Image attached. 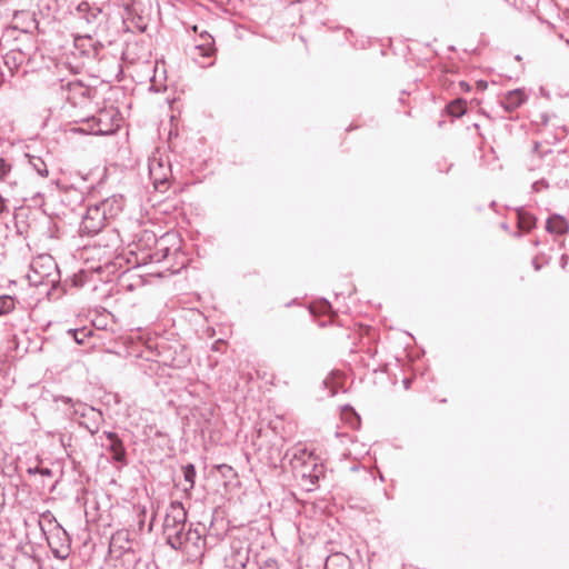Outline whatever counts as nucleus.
<instances>
[{"label": "nucleus", "instance_id": "obj_1", "mask_svg": "<svg viewBox=\"0 0 569 569\" xmlns=\"http://www.w3.org/2000/svg\"><path fill=\"white\" fill-rule=\"evenodd\" d=\"M187 510L180 501H172L166 512L163 535L174 550H184Z\"/></svg>", "mask_w": 569, "mask_h": 569}, {"label": "nucleus", "instance_id": "obj_2", "mask_svg": "<svg viewBox=\"0 0 569 569\" xmlns=\"http://www.w3.org/2000/svg\"><path fill=\"white\" fill-rule=\"evenodd\" d=\"M76 14L82 28L96 31L102 23V10L88 1H81L76 8Z\"/></svg>", "mask_w": 569, "mask_h": 569}, {"label": "nucleus", "instance_id": "obj_3", "mask_svg": "<svg viewBox=\"0 0 569 569\" xmlns=\"http://www.w3.org/2000/svg\"><path fill=\"white\" fill-rule=\"evenodd\" d=\"M23 37L30 40L26 51H22L21 48H13L3 56V63L10 72V77L13 76L14 70L30 59L32 52L36 50L33 37L27 31H23Z\"/></svg>", "mask_w": 569, "mask_h": 569}, {"label": "nucleus", "instance_id": "obj_4", "mask_svg": "<svg viewBox=\"0 0 569 569\" xmlns=\"http://www.w3.org/2000/svg\"><path fill=\"white\" fill-rule=\"evenodd\" d=\"M226 566L230 569L244 568L250 560V552L248 545L239 539H234L230 542V550L224 556Z\"/></svg>", "mask_w": 569, "mask_h": 569}, {"label": "nucleus", "instance_id": "obj_5", "mask_svg": "<svg viewBox=\"0 0 569 569\" xmlns=\"http://www.w3.org/2000/svg\"><path fill=\"white\" fill-rule=\"evenodd\" d=\"M106 217L99 211V208H96L94 204H91L87 208L86 214L82 218L80 223V233L87 236H96L103 230L107 224Z\"/></svg>", "mask_w": 569, "mask_h": 569}, {"label": "nucleus", "instance_id": "obj_6", "mask_svg": "<svg viewBox=\"0 0 569 569\" xmlns=\"http://www.w3.org/2000/svg\"><path fill=\"white\" fill-rule=\"evenodd\" d=\"M99 438L101 440V447L111 455L114 462L127 465V451L124 445L116 432L103 431Z\"/></svg>", "mask_w": 569, "mask_h": 569}, {"label": "nucleus", "instance_id": "obj_7", "mask_svg": "<svg viewBox=\"0 0 569 569\" xmlns=\"http://www.w3.org/2000/svg\"><path fill=\"white\" fill-rule=\"evenodd\" d=\"M48 545L57 559L64 560L70 555V539L64 529L57 525L56 532L48 537Z\"/></svg>", "mask_w": 569, "mask_h": 569}, {"label": "nucleus", "instance_id": "obj_8", "mask_svg": "<svg viewBox=\"0 0 569 569\" xmlns=\"http://www.w3.org/2000/svg\"><path fill=\"white\" fill-rule=\"evenodd\" d=\"M207 528L202 523L193 526L190 523L184 537V550L194 548L197 552H202L208 548V536L206 535Z\"/></svg>", "mask_w": 569, "mask_h": 569}, {"label": "nucleus", "instance_id": "obj_9", "mask_svg": "<svg viewBox=\"0 0 569 569\" xmlns=\"http://www.w3.org/2000/svg\"><path fill=\"white\" fill-rule=\"evenodd\" d=\"M312 457L306 449H296L290 458V465L293 471L301 478H307L313 485L318 479L319 475L305 470L302 467Z\"/></svg>", "mask_w": 569, "mask_h": 569}, {"label": "nucleus", "instance_id": "obj_10", "mask_svg": "<svg viewBox=\"0 0 569 569\" xmlns=\"http://www.w3.org/2000/svg\"><path fill=\"white\" fill-rule=\"evenodd\" d=\"M74 48L82 57L96 59L103 48V44L99 41H94L92 36L87 33L74 38Z\"/></svg>", "mask_w": 569, "mask_h": 569}, {"label": "nucleus", "instance_id": "obj_11", "mask_svg": "<svg viewBox=\"0 0 569 569\" xmlns=\"http://www.w3.org/2000/svg\"><path fill=\"white\" fill-rule=\"evenodd\" d=\"M94 206L96 208H99V211H101L107 220H110L116 218L122 211L124 199L120 194H113L94 203Z\"/></svg>", "mask_w": 569, "mask_h": 569}, {"label": "nucleus", "instance_id": "obj_12", "mask_svg": "<svg viewBox=\"0 0 569 569\" xmlns=\"http://www.w3.org/2000/svg\"><path fill=\"white\" fill-rule=\"evenodd\" d=\"M526 100L527 96L525 91L521 89H515L503 94V97L500 100V104L506 111L512 112L517 108H519Z\"/></svg>", "mask_w": 569, "mask_h": 569}, {"label": "nucleus", "instance_id": "obj_13", "mask_svg": "<svg viewBox=\"0 0 569 569\" xmlns=\"http://www.w3.org/2000/svg\"><path fill=\"white\" fill-rule=\"evenodd\" d=\"M84 122L88 124L87 128H74V132H79L82 134H94V136H106L112 132L111 129L103 128L102 127V120L98 117H90L84 120Z\"/></svg>", "mask_w": 569, "mask_h": 569}, {"label": "nucleus", "instance_id": "obj_14", "mask_svg": "<svg viewBox=\"0 0 569 569\" xmlns=\"http://www.w3.org/2000/svg\"><path fill=\"white\" fill-rule=\"evenodd\" d=\"M199 38H200L201 42L194 47V50L198 52V54L203 58L213 57L217 51V49L214 47L213 37L209 32L203 30V31L199 32Z\"/></svg>", "mask_w": 569, "mask_h": 569}, {"label": "nucleus", "instance_id": "obj_15", "mask_svg": "<svg viewBox=\"0 0 569 569\" xmlns=\"http://www.w3.org/2000/svg\"><path fill=\"white\" fill-rule=\"evenodd\" d=\"M546 230L552 234H566L569 231V222L560 214H552L547 219Z\"/></svg>", "mask_w": 569, "mask_h": 569}, {"label": "nucleus", "instance_id": "obj_16", "mask_svg": "<svg viewBox=\"0 0 569 569\" xmlns=\"http://www.w3.org/2000/svg\"><path fill=\"white\" fill-rule=\"evenodd\" d=\"M325 569H351V560L345 553L336 552L327 558Z\"/></svg>", "mask_w": 569, "mask_h": 569}, {"label": "nucleus", "instance_id": "obj_17", "mask_svg": "<svg viewBox=\"0 0 569 569\" xmlns=\"http://www.w3.org/2000/svg\"><path fill=\"white\" fill-rule=\"evenodd\" d=\"M518 228L528 232L536 227L537 219L533 214L527 212L523 209L517 210Z\"/></svg>", "mask_w": 569, "mask_h": 569}, {"label": "nucleus", "instance_id": "obj_18", "mask_svg": "<svg viewBox=\"0 0 569 569\" xmlns=\"http://www.w3.org/2000/svg\"><path fill=\"white\" fill-rule=\"evenodd\" d=\"M467 111L466 101L461 98L455 99L447 106V112L455 117L460 118L462 117Z\"/></svg>", "mask_w": 569, "mask_h": 569}, {"label": "nucleus", "instance_id": "obj_19", "mask_svg": "<svg viewBox=\"0 0 569 569\" xmlns=\"http://www.w3.org/2000/svg\"><path fill=\"white\" fill-rule=\"evenodd\" d=\"M70 92H72L74 96H79L82 98H90L91 97V89L87 86H84L81 81H71L67 84Z\"/></svg>", "mask_w": 569, "mask_h": 569}, {"label": "nucleus", "instance_id": "obj_20", "mask_svg": "<svg viewBox=\"0 0 569 569\" xmlns=\"http://www.w3.org/2000/svg\"><path fill=\"white\" fill-rule=\"evenodd\" d=\"M27 157L29 158L30 166L40 177H48L49 171L42 158L29 154H27Z\"/></svg>", "mask_w": 569, "mask_h": 569}, {"label": "nucleus", "instance_id": "obj_21", "mask_svg": "<svg viewBox=\"0 0 569 569\" xmlns=\"http://www.w3.org/2000/svg\"><path fill=\"white\" fill-rule=\"evenodd\" d=\"M182 472L184 481L189 485V487L184 488V491L187 492L193 489L194 487V480L197 475L194 465L187 463L186 466L182 467Z\"/></svg>", "mask_w": 569, "mask_h": 569}, {"label": "nucleus", "instance_id": "obj_22", "mask_svg": "<svg viewBox=\"0 0 569 569\" xmlns=\"http://www.w3.org/2000/svg\"><path fill=\"white\" fill-rule=\"evenodd\" d=\"M16 308V299L11 296H0V316H4L13 311Z\"/></svg>", "mask_w": 569, "mask_h": 569}, {"label": "nucleus", "instance_id": "obj_23", "mask_svg": "<svg viewBox=\"0 0 569 569\" xmlns=\"http://www.w3.org/2000/svg\"><path fill=\"white\" fill-rule=\"evenodd\" d=\"M68 333L70 336H72V338L74 339V341L78 345H82L84 342L86 338H88L89 336L92 335V331L88 330L87 328H81V329H70L68 331Z\"/></svg>", "mask_w": 569, "mask_h": 569}, {"label": "nucleus", "instance_id": "obj_24", "mask_svg": "<svg viewBox=\"0 0 569 569\" xmlns=\"http://www.w3.org/2000/svg\"><path fill=\"white\" fill-rule=\"evenodd\" d=\"M11 164L3 158H0V180L6 181L11 172Z\"/></svg>", "mask_w": 569, "mask_h": 569}, {"label": "nucleus", "instance_id": "obj_25", "mask_svg": "<svg viewBox=\"0 0 569 569\" xmlns=\"http://www.w3.org/2000/svg\"><path fill=\"white\" fill-rule=\"evenodd\" d=\"M122 540L126 541L127 543L129 542L128 533L127 532H117L111 538L110 547H114L118 541H122Z\"/></svg>", "mask_w": 569, "mask_h": 569}, {"label": "nucleus", "instance_id": "obj_26", "mask_svg": "<svg viewBox=\"0 0 569 569\" xmlns=\"http://www.w3.org/2000/svg\"><path fill=\"white\" fill-rule=\"evenodd\" d=\"M533 192H540L542 189L549 188V183L545 180H537L531 186Z\"/></svg>", "mask_w": 569, "mask_h": 569}, {"label": "nucleus", "instance_id": "obj_27", "mask_svg": "<svg viewBox=\"0 0 569 569\" xmlns=\"http://www.w3.org/2000/svg\"><path fill=\"white\" fill-rule=\"evenodd\" d=\"M305 470H308L310 472H313V473H318V466H317V462H316V459L313 457H311L307 463H305V466L302 467Z\"/></svg>", "mask_w": 569, "mask_h": 569}, {"label": "nucleus", "instance_id": "obj_28", "mask_svg": "<svg viewBox=\"0 0 569 569\" xmlns=\"http://www.w3.org/2000/svg\"><path fill=\"white\" fill-rule=\"evenodd\" d=\"M258 569H279L278 568V565H277V561L273 560V559H268L264 561L263 566L262 567H258Z\"/></svg>", "mask_w": 569, "mask_h": 569}, {"label": "nucleus", "instance_id": "obj_29", "mask_svg": "<svg viewBox=\"0 0 569 569\" xmlns=\"http://www.w3.org/2000/svg\"><path fill=\"white\" fill-rule=\"evenodd\" d=\"M3 213H9V208L6 203V200L0 196V216Z\"/></svg>", "mask_w": 569, "mask_h": 569}, {"label": "nucleus", "instance_id": "obj_30", "mask_svg": "<svg viewBox=\"0 0 569 569\" xmlns=\"http://www.w3.org/2000/svg\"><path fill=\"white\" fill-rule=\"evenodd\" d=\"M39 473H40L41 476H44V477H51V476H52V471H51V469H49V468H41V469L39 470Z\"/></svg>", "mask_w": 569, "mask_h": 569}, {"label": "nucleus", "instance_id": "obj_31", "mask_svg": "<svg viewBox=\"0 0 569 569\" xmlns=\"http://www.w3.org/2000/svg\"><path fill=\"white\" fill-rule=\"evenodd\" d=\"M144 238L148 240V241H154L156 240V236L153 232H150V231H144Z\"/></svg>", "mask_w": 569, "mask_h": 569}, {"label": "nucleus", "instance_id": "obj_32", "mask_svg": "<svg viewBox=\"0 0 569 569\" xmlns=\"http://www.w3.org/2000/svg\"><path fill=\"white\" fill-rule=\"evenodd\" d=\"M477 87L480 89V90H486L487 87H488V83L483 80H480L477 82Z\"/></svg>", "mask_w": 569, "mask_h": 569}, {"label": "nucleus", "instance_id": "obj_33", "mask_svg": "<svg viewBox=\"0 0 569 569\" xmlns=\"http://www.w3.org/2000/svg\"><path fill=\"white\" fill-rule=\"evenodd\" d=\"M459 86H460V88H461L462 90H465V91H469V90H470V84H469V83H467L466 81H461V82L459 83Z\"/></svg>", "mask_w": 569, "mask_h": 569}, {"label": "nucleus", "instance_id": "obj_34", "mask_svg": "<svg viewBox=\"0 0 569 569\" xmlns=\"http://www.w3.org/2000/svg\"><path fill=\"white\" fill-rule=\"evenodd\" d=\"M239 569H258V565L253 561V562L248 563V566H246L244 568H239Z\"/></svg>", "mask_w": 569, "mask_h": 569}, {"label": "nucleus", "instance_id": "obj_35", "mask_svg": "<svg viewBox=\"0 0 569 569\" xmlns=\"http://www.w3.org/2000/svg\"><path fill=\"white\" fill-rule=\"evenodd\" d=\"M40 469H41V468H39V467L28 468V473H30V475L39 473V470H40Z\"/></svg>", "mask_w": 569, "mask_h": 569}, {"label": "nucleus", "instance_id": "obj_36", "mask_svg": "<svg viewBox=\"0 0 569 569\" xmlns=\"http://www.w3.org/2000/svg\"><path fill=\"white\" fill-rule=\"evenodd\" d=\"M141 565H142V560H141L140 558H139V559H137V560L134 561V567H133V569H140Z\"/></svg>", "mask_w": 569, "mask_h": 569}, {"label": "nucleus", "instance_id": "obj_37", "mask_svg": "<svg viewBox=\"0 0 569 569\" xmlns=\"http://www.w3.org/2000/svg\"><path fill=\"white\" fill-rule=\"evenodd\" d=\"M26 39H27V43H24L22 47H20L22 49V51H26L30 43V40L28 38H26Z\"/></svg>", "mask_w": 569, "mask_h": 569}, {"label": "nucleus", "instance_id": "obj_38", "mask_svg": "<svg viewBox=\"0 0 569 569\" xmlns=\"http://www.w3.org/2000/svg\"><path fill=\"white\" fill-rule=\"evenodd\" d=\"M539 147H540V143L539 142H535L533 151L535 152L538 151Z\"/></svg>", "mask_w": 569, "mask_h": 569}, {"label": "nucleus", "instance_id": "obj_39", "mask_svg": "<svg viewBox=\"0 0 569 569\" xmlns=\"http://www.w3.org/2000/svg\"><path fill=\"white\" fill-rule=\"evenodd\" d=\"M192 30H193V32H196V33H199V32H200V31L198 30V26H193V27H192Z\"/></svg>", "mask_w": 569, "mask_h": 569}, {"label": "nucleus", "instance_id": "obj_40", "mask_svg": "<svg viewBox=\"0 0 569 569\" xmlns=\"http://www.w3.org/2000/svg\"><path fill=\"white\" fill-rule=\"evenodd\" d=\"M120 548L124 549V552H129V551H131V548H130V547L124 548L123 546H120Z\"/></svg>", "mask_w": 569, "mask_h": 569}, {"label": "nucleus", "instance_id": "obj_41", "mask_svg": "<svg viewBox=\"0 0 569 569\" xmlns=\"http://www.w3.org/2000/svg\"><path fill=\"white\" fill-rule=\"evenodd\" d=\"M146 28H147L146 26H139V30H140L141 32H143V31L146 30Z\"/></svg>", "mask_w": 569, "mask_h": 569}]
</instances>
